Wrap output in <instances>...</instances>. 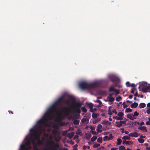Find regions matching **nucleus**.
Segmentation results:
<instances>
[{"instance_id":"f257e3e1","label":"nucleus","mask_w":150,"mask_h":150,"mask_svg":"<svg viewBox=\"0 0 150 150\" xmlns=\"http://www.w3.org/2000/svg\"><path fill=\"white\" fill-rule=\"evenodd\" d=\"M30 138H29L28 137H26L24 140L25 142L24 145L22 144L20 146V149L19 150H24L29 149L31 148L30 146V142L32 141V143L33 147H35L36 143H35L34 140H32L33 138H34L35 139L37 142L38 144H40L43 141V139L40 141L39 139V136L41 133V130H39L38 131L34 129H31L30 130Z\"/></svg>"},{"instance_id":"f03ea898","label":"nucleus","mask_w":150,"mask_h":150,"mask_svg":"<svg viewBox=\"0 0 150 150\" xmlns=\"http://www.w3.org/2000/svg\"><path fill=\"white\" fill-rule=\"evenodd\" d=\"M64 113V112L59 111L54 108H51L48 110L42 118L38 121L37 123L48 125L45 122L47 121L48 118L51 119L52 115L57 119H61L63 118V115Z\"/></svg>"},{"instance_id":"7ed1b4c3","label":"nucleus","mask_w":150,"mask_h":150,"mask_svg":"<svg viewBox=\"0 0 150 150\" xmlns=\"http://www.w3.org/2000/svg\"><path fill=\"white\" fill-rule=\"evenodd\" d=\"M139 87L144 93L150 92V84L147 85L146 82L142 83Z\"/></svg>"},{"instance_id":"20e7f679","label":"nucleus","mask_w":150,"mask_h":150,"mask_svg":"<svg viewBox=\"0 0 150 150\" xmlns=\"http://www.w3.org/2000/svg\"><path fill=\"white\" fill-rule=\"evenodd\" d=\"M117 116H114L113 118L117 120H121L123 119V116L124 114L122 112H120L117 113Z\"/></svg>"},{"instance_id":"39448f33","label":"nucleus","mask_w":150,"mask_h":150,"mask_svg":"<svg viewBox=\"0 0 150 150\" xmlns=\"http://www.w3.org/2000/svg\"><path fill=\"white\" fill-rule=\"evenodd\" d=\"M52 136L50 137V140L48 141L47 143L48 144L50 145L52 147H57L58 146V144H54V143L52 141Z\"/></svg>"},{"instance_id":"423d86ee","label":"nucleus","mask_w":150,"mask_h":150,"mask_svg":"<svg viewBox=\"0 0 150 150\" xmlns=\"http://www.w3.org/2000/svg\"><path fill=\"white\" fill-rule=\"evenodd\" d=\"M113 137L111 134H110L109 136H105L103 138V140L104 141H107L108 140H110L112 139Z\"/></svg>"},{"instance_id":"0eeeda50","label":"nucleus","mask_w":150,"mask_h":150,"mask_svg":"<svg viewBox=\"0 0 150 150\" xmlns=\"http://www.w3.org/2000/svg\"><path fill=\"white\" fill-rule=\"evenodd\" d=\"M87 86V84L85 82L81 83L79 84V86L82 89L86 88Z\"/></svg>"},{"instance_id":"6e6552de","label":"nucleus","mask_w":150,"mask_h":150,"mask_svg":"<svg viewBox=\"0 0 150 150\" xmlns=\"http://www.w3.org/2000/svg\"><path fill=\"white\" fill-rule=\"evenodd\" d=\"M129 137H137L139 135V134L136 132H134L129 133L128 134Z\"/></svg>"},{"instance_id":"1a4fd4ad","label":"nucleus","mask_w":150,"mask_h":150,"mask_svg":"<svg viewBox=\"0 0 150 150\" xmlns=\"http://www.w3.org/2000/svg\"><path fill=\"white\" fill-rule=\"evenodd\" d=\"M133 143V142L131 141H126V140H124L122 143L123 144H125L129 145L132 144Z\"/></svg>"},{"instance_id":"9d476101","label":"nucleus","mask_w":150,"mask_h":150,"mask_svg":"<svg viewBox=\"0 0 150 150\" xmlns=\"http://www.w3.org/2000/svg\"><path fill=\"white\" fill-rule=\"evenodd\" d=\"M114 100V98L112 97L111 96L108 97L105 100V101H109V102H112Z\"/></svg>"},{"instance_id":"9b49d317","label":"nucleus","mask_w":150,"mask_h":150,"mask_svg":"<svg viewBox=\"0 0 150 150\" xmlns=\"http://www.w3.org/2000/svg\"><path fill=\"white\" fill-rule=\"evenodd\" d=\"M138 129L145 132H146L147 131L146 127L145 126L139 127Z\"/></svg>"},{"instance_id":"f8f14e48","label":"nucleus","mask_w":150,"mask_h":150,"mask_svg":"<svg viewBox=\"0 0 150 150\" xmlns=\"http://www.w3.org/2000/svg\"><path fill=\"white\" fill-rule=\"evenodd\" d=\"M127 117L131 120L135 119L136 118V117H134L133 115L131 114H128L127 116Z\"/></svg>"},{"instance_id":"ddd939ff","label":"nucleus","mask_w":150,"mask_h":150,"mask_svg":"<svg viewBox=\"0 0 150 150\" xmlns=\"http://www.w3.org/2000/svg\"><path fill=\"white\" fill-rule=\"evenodd\" d=\"M125 122L124 121H120L119 122H116L115 123L116 124V126L119 127L122 126V123H124Z\"/></svg>"},{"instance_id":"4468645a","label":"nucleus","mask_w":150,"mask_h":150,"mask_svg":"<svg viewBox=\"0 0 150 150\" xmlns=\"http://www.w3.org/2000/svg\"><path fill=\"white\" fill-rule=\"evenodd\" d=\"M129 136H125L122 137V139L125 140H129L131 139V138Z\"/></svg>"},{"instance_id":"2eb2a0df","label":"nucleus","mask_w":150,"mask_h":150,"mask_svg":"<svg viewBox=\"0 0 150 150\" xmlns=\"http://www.w3.org/2000/svg\"><path fill=\"white\" fill-rule=\"evenodd\" d=\"M138 105V104L137 103L134 102L131 105V107L132 108H136Z\"/></svg>"},{"instance_id":"dca6fc26","label":"nucleus","mask_w":150,"mask_h":150,"mask_svg":"<svg viewBox=\"0 0 150 150\" xmlns=\"http://www.w3.org/2000/svg\"><path fill=\"white\" fill-rule=\"evenodd\" d=\"M74 132H71V133L67 135V137L69 138H72L74 135Z\"/></svg>"},{"instance_id":"f3484780","label":"nucleus","mask_w":150,"mask_h":150,"mask_svg":"<svg viewBox=\"0 0 150 150\" xmlns=\"http://www.w3.org/2000/svg\"><path fill=\"white\" fill-rule=\"evenodd\" d=\"M140 108H143L146 106V104L144 103H141L139 104V105Z\"/></svg>"},{"instance_id":"a211bd4d","label":"nucleus","mask_w":150,"mask_h":150,"mask_svg":"<svg viewBox=\"0 0 150 150\" xmlns=\"http://www.w3.org/2000/svg\"><path fill=\"white\" fill-rule=\"evenodd\" d=\"M90 148V147L89 146H86L84 145L83 146V149L84 150H86L87 149H89Z\"/></svg>"},{"instance_id":"6ab92c4d","label":"nucleus","mask_w":150,"mask_h":150,"mask_svg":"<svg viewBox=\"0 0 150 150\" xmlns=\"http://www.w3.org/2000/svg\"><path fill=\"white\" fill-rule=\"evenodd\" d=\"M117 145H120L121 144L122 142V141L120 139H117Z\"/></svg>"},{"instance_id":"aec40b11","label":"nucleus","mask_w":150,"mask_h":150,"mask_svg":"<svg viewBox=\"0 0 150 150\" xmlns=\"http://www.w3.org/2000/svg\"><path fill=\"white\" fill-rule=\"evenodd\" d=\"M132 110L130 108H127L125 109V112H132Z\"/></svg>"},{"instance_id":"412c9836","label":"nucleus","mask_w":150,"mask_h":150,"mask_svg":"<svg viewBox=\"0 0 150 150\" xmlns=\"http://www.w3.org/2000/svg\"><path fill=\"white\" fill-rule=\"evenodd\" d=\"M138 141L140 143H142L144 142V140L143 139L140 138L138 139Z\"/></svg>"},{"instance_id":"4be33fe9","label":"nucleus","mask_w":150,"mask_h":150,"mask_svg":"<svg viewBox=\"0 0 150 150\" xmlns=\"http://www.w3.org/2000/svg\"><path fill=\"white\" fill-rule=\"evenodd\" d=\"M119 149L120 150H126L124 146H121L119 147Z\"/></svg>"},{"instance_id":"5701e85b","label":"nucleus","mask_w":150,"mask_h":150,"mask_svg":"<svg viewBox=\"0 0 150 150\" xmlns=\"http://www.w3.org/2000/svg\"><path fill=\"white\" fill-rule=\"evenodd\" d=\"M76 134L78 135H79L81 136L82 135V134L81 133V132L79 130L76 131Z\"/></svg>"},{"instance_id":"b1692460","label":"nucleus","mask_w":150,"mask_h":150,"mask_svg":"<svg viewBox=\"0 0 150 150\" xmlns=\"http://www.w3.org/2000/svg\"><path fill=\"white\" fill-rule=\"evenodd\" d=\"M139 115V113H138L137 111L134 112L133 116L134 117H136L135 116H137Z\"/></svg>"},{"instance_id":"393cba45","label":"nucleus","mask_w":150,"mask_h":150,"mask_svg":"<svg viewBox=\"0 0 150 150\" xmlns=\"http://www.w3.org/2000/svg\"><path fill=\"white\" fill-rule=\"evenodd\" d=\"M97 138V137H96L94 136V137H93L91 138V140L92 142H94L96 140Z\"/></svg>"},{"instance_id":"a878e982","label":"nucleus","mask_w":150,"mask_h":150,"mask_svg":"<svg viewBox=\"0 0 150 150\" xmlns=\"http://www.w3.org/2000/svg\"><path fill=\"white\" fill-rule=\"evenodd\" d=\"M98 142L99 143H101L102 142V139L101 137L98 138L97 140Z\"/></svg>"},{"instance_id":"bb28decb","label":"nucleus","mask_w":150,"mask_h":150,"mask_svg":"<svg viewBox=\"0 0 150 150\" xmlns=\"http://www.w3.org/2000/svg\"><path fill=\"white\" fill-rule=\"evenodd\" d=\"M100 144H95L93 145V146L94 148L100 146Z\"/></svg>"},{"instance_id":"cd10ccee","label":"nucleus","mask_w":150,"mask_h":150,"mask_svg":"<svg viewBox=\"0 0 150 150\" xmlns=\"http://www.w3.org/2000/svg\"><path fill=\"white\" fill-rule=\"evenodd\" d=\"M98 116V114L96 113H93L92 114V117L94 118H96Z\"/></svg>"},{"instance_id":"c85d7f7f","label":"nucleus","mask_w":150,"mask_h":150,"mask_svg":"<svg viewBox=\"0 0 150 150\" xmlns=\"http://www.w3.org/2000/svg\"><path fill=\"white\" fill-rule=\"evenodd\" d=\"M111 107V106H110L109 107V109L108 111V114L109 115H112V112L111 110L110 109V108Z\"/></svg>"},{"instance_id":"c756f323","label":"nucleus","mask_w":150,"mask_h":150,"mask_svg":"<svg viewBox=\"0 0 150 150\" xmlns=\"http://www.w3.org/2000/svg\"><path fill=\"white\" fill-rule=\"evenodd\" d=\"M98 129L97 130V131H100V129H101L102 127V126L101 125L99 124L98 125Z\"/></svg>"},{"instance_id":"7c9ffc66","label":"nucleus","mask_w":150,"mask_h":150,"mask_svg":"<svg viewBox=\"0 0 150 150\" xmlns=\"http://www.w3.org/2000/svg\"><path fill=\"white\" fill-rule=\"evenodd\" d=\"M88 106L90 108V110H91L93 107V104L92 103H89L88 105Z\"/></svg>"},{"instance_id":"2f4dec72","label":"nucleus","mask_w":150,"mask_h":150,"mask_svg":"<svg viewBox=\"0 0 150 150\" xmlns=\"http://www.w3.org/2000/svg\"><path fill=\"white\" fill-rule=\"evenodd\" d=\"M148 120V121L146 122V124L147 125H150V117L149 118Z\"/></svg>"},{"instance_id":"473e14b6","label":"nucleus","mask_w":150,"mask_h":150,"mask_svg":"<svg viewBox=\"0 0 150 150\" xmlns=\"http://www.w3.org/2000/svg\"><path fill=\"white\" fill-rule=\"evenodd\" d=\"M121 98L120 96H118L116 98V100L117 101H120Z\"/></svg>"},{"instance_id":"72a5a7b5","label":"nucleus","mask_w":150,"mask_h":150,"mask_svg":"<svg viewBox=\"0 0 150 150\" xmlns=\"http://www.w3.org/2000/svg\"><path fill=\"white\" fill-rule=\"evenodd\" d=\"M136 90V88H133L132 89L131 93H134V92H135Z\"/></svg>"},{"instance_id":"f704fd0d","label":"nucleus","mask_w":150,"mask_h":150,"mask_svg":"<svg viewBox=\"0 0 150 150\" xmlns=\"http://www.w3.org/2000/svg\"><path fill=\"white\" fill-rule=\"evenodd\" d=\"M146 112L148 114H150V108H147Z\"/></svg>"},{"instance_id":"c9c22d12","label":"nucleus","mask_w":150,"mask_h":150,"mask_svg":"<svg viewBox=\"0 0 150 150\" xmlns=\"http://www.w3.org/2000/svg\"><path fill=\"white\" fill-rule=\"evenodd\" d=\"M54 139L56 141H59V140L60 139V138L59 137H58L57 138H56L55 137H54Z\"/></svg>"},{"instance_id":"e433bc0d","label":"nucleus","mask_w":150,"mask_h":150,"mask_svg":"<svg viewBox=\"0 0 150 150\" xmlns=\"http://www.w3.org/2000/svg\"><path fill=\"white\" fill-rule=\"evenodd\" d=\"M112 112L115 115H117V113L116 111V110L115 109H113L112 111Z\"/></svg>"},{"instance_id":"4c0bfd02","label":"nucleus","mask_w":150,"mask_h":150,"mask_svg":"<svg viewBox=\"0 0 150 150\" xmlns=\"http://www.w3.org/2000/svg\"><path fill=\"white\" fill-rule=\"evenodd\" d=\"M82 110L83 112H86L87 111V110L84 107H82Z\"/></svg>"},{"instance_id":"58836bf2","label":"nucleus","mask_w":150,"mask_h":150,"mask_svg":"<svg viewBox=\"0 0 150 150\" xmlns=\"http://www.w3.org/2000/svg\"><path fill=\"white\" fill-rule=\"evenodd\" d=\"M126 85L127 86V87H129L130 86V83L129 81H127L126 83Z\"/></svg>"},{"instance_id":"ea45409f","label":"nucleus","mask_w":150,"mask_h":150,"mask_svg":"<svg viewBox=\"0 0 150 150\" xmlns=\"http://www.w3.org/2000/svg\"><path fill=\"white\" fill-rule=\"evenodd\" d=\"M146 137V136L145 135H140L139 136V138H141V139H144Z\"/></svg>"},{"instance_id":"a19ab883","label":"nucleus","mask_w":150,"mask_h":150,"mask_svg":"<svg viewBox=\"0 0 150 150\" xmlns=\"http://www.w3.org/2000/svg\"><path fill=\"white\" fill-rule=\"evenodd\" d=\"M79 122L77 120H76L75 121H74V123L75 124H79Z\"/></svg>"},{"instance_id":"79ce46f5","label":"nucleus","mask_w":150,"mask_h":150,"mask_svg":"<svg viewBox=\"0 0 150 150\" xmlns=\"http://www.w3.org/2000/svg\"><path fill=\"white\" fill-rule=\"evenodd\" d=\"M95 101L98 102V103L100 104H101L102 103V102H101L100 100H96Z\"/></svg>"},{"instance_id":"37998d69","label":"nucleus","mask_w":150,"mask_h":150,"mask_svg":"<svg viewBox=\"0 0 150 150\" xmlns=\"http://www.w3.org/2000/svg\"><path fill=\"white\" fill-rule=\"evenodd\" d=\"M130 86L133 88H135L136 86L135 85L134 83L132 84L131 85H130Z\"/></svg>"},{"instance_id":"c03bdc74","label":"nucleus","mask_w":150,"mask_h":150,"mask_svg":"<svg viewBox=\"0 0 150 150\" xmlns=\"http://www.w3.org/2000/svg\"><path fill=\"white\" fill-rule=\"evenodd\" d=\"M104 147L101 146L99 149L100 150H104Z\"/></svg>"},{"instance_id":"a18cd8bd","label":"nucleus","mask_w":150,"mask_h":150,"mask_svg":"<svg viewBox=\"0 0 150 150\" xmlns=\"http://www.w3.org/2000/svg\"><path fill=\"white\" fill-rule=\"evenodd\" d=\"M78 135L77 134H76L75 135L74 137V139H78Z\"/></svg>"},{"instance_id":"49530a36","label":"nucleus","mask_w":150,"mask_h":150,"mask_svg":"<svg viewBox=\"0 0 150 150\" xmlns=\"http://www.w3.org/2000/svg\"><path fill=\"white\" fill-rule=\"evenodd\" d=\"M114 89L113 88H111L110 89V91H114Z\"/></svg>"},{"instance_id":"de8ad7c7","label":"nucleus","mask_w":150,"mask_h":150,"mask_svg":"<svg viewBox=\"0 0 150 150\" xmlns=\"http://www.w3.org/2000/svg\"><path fill=\"white\" fill-rule=\"evenodd\" d=\"M123 108H125L127 107V104H125L124 103H123Z\"/></svg>"},{"instance_id":"09e8293b","label":"nucleus","mask_w":150,"mask_h":150,"mask_svg":"<svg viewBox=\"0 0 150 150\" xmlns=\"http://www.w3.org/2000/svg\"><path fill=\"white\" fill-rule=\"evenodd\" d=\"M114 91L115 92L116 94H118L119 93V91L117 90H115Z\"/></svg>"},{"instance_id":"8fccbe9b","label":"nucleus","mask_w":150,"mask_h":150,"mask_svg":"<svg viewBox=\"0 0 150 150\" xmlns=\"http://www.w3.org/2000/svg\"><path fill=\"white\" fill-rule=\"evenodd\" d=\"M147 107L150 108V103H148L147 104Z\"/></svg>"},{"instance_id":"3c124183","label":"nucleus","mask_w":150,"mask_h":150,"mask_svg":"<svg viewBox=\"0 0 150 150\" xmlns=\"http://www.w3.org/2000/svg\"><path fill=\"white\" fill-rule=\"evenodd\" d=\"M132 96H133L132 95H130L129 96V98L130 99H131L132 98Z\"/></svg>"},{"instance_id":"603ef678","label":"nucleus","mask_w":150,"mask_h":150,"mask_svg":"<svg viewBox=\"0 0 150 150\" xmlns=\"http://www.w3.org/2000/svg\"><path fill=\"white\" fill-rule=\"evenodd\" d=\"M86 120V119H83L81 121L82 122H85Z\"/></svg>"},{"instance_id":"864d4df0","label":"nucleus","mask_w":150,"mask_h":150,"mask_svg":"<svg viewBox=\"0 0 150 150\" xmlns=\"http://www.w3.org/2000/svg\"><path fill=\"white\" fill-rule=\"evenodd\" d=\"M124 132L126 134H128L129 133V132L127 131H124Z\"/></svg>"},{"instance_id":"5fc2aeb1","label":"nucleus","mask_w":150,"mask_h":150,"mask_svg":"<svg viewBox=\"0 0 150 150\" xmlns=\"http://www.w3.org/2000/svg\"><path fill=\"white\" fill-rule=\"evenodd\" d=\"M146 150H150V147H147L146 148Z\"/></svg>"},{"instance_id":"6e6d98bb","label":"nucleus","mask_w":150,"mask_h":150,"mask_svg":"<svg viewBox=\"0 0 150 150\" xmlns=\"http://www.w3.org/2000/svg\"><path fill=\"white\" fill-rule=\"evenodd\" d=\"M116 148H112L111 149V150H116Z\"/></svg>"},{"instance_id":"4d7b16f0","label":"nucleus","mask_w":150,"mask_h":150,"mask_svg":"<svg viewBox=\"0 0 150 150\" xmlns=\"http://www.w3.org/2000/svg\"><path fill=\"white\" fill-rule=\"evenodd\" d=\"M137 92L135 93L134 94V96H138L137 95Z\"/></svg>"},{"instance_id":"13d9d810","label":"nucleus","mask_w":150,"mask_h":150,"mask_svg":"<svg viewBox=\"0 0 150 150\" xmlns=\"http://www.w3.org/2000/svg\"><path fill=\"white\" fill-rule=\"evenodd\" d=\"M144 124V122H141L140 125H143Z\"/></svg>"},{"instance_id":"bf43d9fd","label":"nucleus","mask_w":150,"mask_h":150,"mask_svg":"<svg viewBox=\"0 0 150 150\" xmlns=\"http://www.w3.org/2000/svg\"><path fill=\"white\" fill-rule=\"evenodd\" d=\"M96 132L95 131H93L92 132V133L93 134H95Z\"/></svg>"},{"instance_id":"052dcab7","label":"nucleus","mask_w":150,"mask_h":150,"mask_svg":"<svg viewBox=\"0 0 150 150\" xmlns=\"http://www.w3.org/2000/svg\"><path fill=\"white\" fill-rule=\"evenodd\" d=\"M73 150H77V149L75 147H73Z\"/></svg>"},{"instance_id":"680f3d73","label":"nucleus","mask_w":150,"mask_h":150,"mask_svg":"<svg viewBox=\"0 0 150 150\" xmlns=\"http://www.w3.org/2000/svg\"><path fill=\"white\" fill-rule=\"evenodd\" d=\"M78 146V145L77 144L75 145L73 147H76Z\"/></svg>"},{"instance_id":"e2e57ef3","label":"nucleus","mask_w":150,"mask_h":150,"mask_svg":"<svg viewBox=\"0 0 150 150\" xmlns=\"http://www.w3.org/2000/svg\"><path fill=\"white\" fill-rule=\"evenodd\" d=\"M112 146V145L111 144H108V145H107V146L108 147H109V146Z\"/></svg>"},{"instance_id":"0e129e2a","label":"nucleus","mask_w":150,"mask_h":150,"mask_svg":"<svg viewBox=\"0 0 150 150\" xmlns=\"http://www.w3.org/2000/svg\"><path fill=\"white\" fill-rule=\"evenodd\" d=\"M109 120L110 121H112V119L111 118H109Z\"/></svg>"},{"instance_id":"69168bd1","label":"nucleus","mask_w":150,"mask_h":150,"mask_svg":"<svg viewBox=\"0 0 150 150\" xmlns=\"http://www.w3.org/2000/svg\"><path fill=\"white\" fill-rule=\"evenodd\" d=\"M140 96L141 98H143V95H140Z\"/></svg>"},{"instance_id":"338daca9","label":"nucleus","mask_w":150,"mask_h":150,"mask_svg":"<svg viewBox=\"0 0 150 150\" xmlns=\"http://www.w3.org/2000/svg\"><path fill=\"white\" fill-rule=\"evenodd\" d=\"M126 150H132L131 149H130L129 148H127L126 149Z\"/></svg>"},{"instance_id":"774afa93","label":"nucleus","mask_w":150,"mask_h":150,"mask_svg":"<svg viewBox=\"0 0 150 150\" xmlns=\"http://www.w3.org/2000/svg\"><path fill=\"white\" fill-rule=\"evenodd\" d=\"M100 105H97V107H100Z\"/></svg>"}]
</instances>
